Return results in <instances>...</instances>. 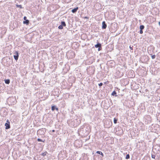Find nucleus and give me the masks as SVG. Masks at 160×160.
Instances as JSON below:
<instances>
[{"label":"nucleus","mask_w":160,"mask_h":160,"mask_svg":"<svg viewBox=\"0 0 160 160\" xmlns=\"http://www.w3.org/2000/svg\"><path fill=\"white\" fill-rule=\"evenodd\" d=\"M13 54H14L13 56L14 58L17 61L18 60L19 57L18 52L17 51H15L13 52Z\"/></svg>","instance_id":"obj_1"},{"label":"nucleus","mask_w":160,"mask_h":160,"mask_svg":"<svg viewBox=\"0 0 160 160\" xmlns=\"http://www.w3.org/2000/svg\"><path fill=\"white\" fill-rule=\"evenodd\" d=\"M102 29H106L107 27V24H106L105 22V21H103L102 22Z\"/></svg>","instance_id":"obj_2"},{"label":"nucleus","mask_w":160,"mask_h":160,"mask_svg":"<svg viewBox=\"0 0 160 160\" xmlns=\"http://www.w3.org/2000/svg\"><path fill=\"white\" fill-rule=\"evenodd\" d=\"M5 125L6 126L5 128L6 129H8L10 128V123H6Z\"/></svg>","instance_id":"obj_3"},{"label":"nucleus","mask_w":160,"mask_h":160,"mask_svg":"<svg viewBox=\"0 0 160 160\" xmlns=\"http://www.w3.org/2000/svg\"><path fill=\"white\" fill-rule=\"evenodd\" d=\"M78 9V8L77 7L75 8H74L73 9H72V13H75L76 12Z\"/></svg>","instance_id":"obj_4"},{"label":"nucleus","mask_w":160,"mask_h":160,"mask_svg":"<svg viewBox=\"0 0 160 160\" xmlns=\"http://www.w3.org/2000/svg\"><path fill=\"white\" fill-rule=\"evenodd\" d=\"M101 44L100 43H98L97 44L95 45V47L96 48H99L101 47Z\"/></svg>","instance_id":"obj_5"},{"label":"nucleus","mask_w":160,"mask_h":160,"mask_svg":"<svg viewBox=\"0 0 160 160\" xmlns=\"http://www.w3.org/2000/svg\"><path fill=\"white\" fill-rule=\"evenodd\" d=\"M55 109L57 110H58V109L56 108L55 106H53L52 107V111H54Z\"/></svg>","instance_id":"obj_6"},{"label":"nucleus","mask_w":160,"mask_h":160,"mask_svg":"<svg viewBox=\"0 0 160 160\" xmlns=\"http://www.w3.org/2000/svg\"><path fill=\"white\" fill-rule=\"evenodd\" d=\"M5 83L7 84H9L10 83V81L9 79H6L5 80Z\"/></svg>","instance_id":"obj_7"},{"label":"nucleus","mask_w":160,"mask_h":160,"mask_svg":"<svg viewBox=\"0 0 160 160\" xmlns=\"http://www.w3.org/2000/svg\"><path fill=\"white\" fill-rule=\"evenodd\" d=\"M112 96H117V93L116 92V91H113L112 93Z\"/></svg>","instance_id":"obj_8"},{"label":"nucleus","mask_w":160,"mask_h":160,"mask_svg":"<svg viewBox=\"0 0 160 160\" xmlns=\"http://www.w3.org/2000/svg\"><path fill=\"white\" fill-rule=\"evenodd\" d=\"M29 22V21L28 20H26L25 21H23V23L24 24H28Z\"/></svg>","instance_id":"obj_9"},{"label":"nucleus","mask_w":160,"mask_h":160,"mask_svg":"<svg viewBox=\"0 0 160 160\" xmlns=\"http://www.w3.org/2000/svg\"><path fill=\"white\" fill-rule=\"evenodd\" d=\"M61 25L62 26H66V23H65V22L64 21H62L61 22Z\"/></svg>","instance_id":"obj_10"},{"label":"nucleus","mask_w":160,"mask_h":160,"mask_svg":"<svg viewBox=\"0 0 160 160\" xmlns=\"http://www.w3.org/2000/svg\"><path fill=\"white\" fill-rule=\"evenodd\" d=\"M96 153L98 154L101 155L102 156H103V153L101 151H98L96 152Z\"/></svg>","instance_id":"obj_11"},{"label":"nucleus","mask_w":160,"mask_h":160,"mask_svg":"<svg viewBox=\"0 0 160 160\" xmlns=\"http://www.w3.org/2000/svg\"><path fill=\"white\" fill-rule=\"evenodd\" d=\"M144 28V26L143 25H141L140 26V29L143 30Z\"/></svg>","instance_id":"obj_12"},{"label":"nucleus","mask_w":160,"mask_h":160,"mask_svg":"<svg viewBox=\"0 0 160 160\" xmlns=\"http://www.w3.org/2000/svg\"><path fill=\"white\" fill-rule=\"evenodd\" d=\"M47 152H44V153H43L42 154V155L43 156H45L47 155Z\"/></svg>","instance_id":"obj_13"},{"label":"nucleus","mask_w":160,"mask_h":160,"mask_svg":"<svg viewBox=\"0 0 160 160\" xmlns=\"http://www.w3.org/2000/svg\"><path fill=\"white\" fill-rule=\"evenodd\" d=\"M58 28L60 29H62L63 28V26L61 25H60L59 26Z\"/></svg>","instance_id":"obj_14"},{"label":"nucleus","mask_w":160,"mask_h":160,"mask_svg":"<svg viewBox=\"0 0 160 160\" xmlns=\"http://www.w3.org/2000/svg\"><path fill=\"white\" fill-rule=\"evenodd\" d=\"M129 158H130V156H129V154H128L127 155L126 157V159H129Z\"/></svg>","instance_id":"obj_15"},{"label":"nucleus","mask_w":160,"mask_h":160,"mask_svg":"<svg viewBox=\"0 0 160 160\" xmlns=\"http://www.w3.org/2000/svg\"><path fill=\"white\" fill-rule=\"evenodd\" d=\"M117 121V119L116 118H114V123H116Z\"/></svg>","instance_id":"obj_16"},{"label":"nucleus","mask_w":160,"mask_h":160,"mask_svg":"<svg viewBox=\"0 0 160 160\" xmlns=\"http://www.w3.org/2000/svg\"><path fill=\"white\" fill-rule=\"evenodd\" d=\"M37 140L38 141V142H43L44 141H43L42 140L40 139V138H38L37 139Z\"/></svg>","instance_id":"obj_17"},{"label":"nucleus","mask_w":160,"mask_h":160,"mask_svg":"<svg viewBox=\"0 0 160 160\" xmlns=\"http://www.w3.org/2000/svg\"><path fill=\"white\" fill-rule=\"evenodd\" d=\"M155 55H153L152 56V59H154L155 58Z\"/></svg>","instance_id":"obj_18"},{"label":"nucleus","mask_w":160,"mask_h":160,"mask_svg":"<svg viewBox=\"0 0 160 160\" xmlns=\"http://www.w3.org/2000/svg\"><path fill=\"white\" fill-rule=\"evenodd\" d=\"M102 85H103V83L102 82H101L99 84H98V85L100 87L102 86Z\"/></svg>","instance_id":"obj_19"},{"label":"nucleus","mask_w":160,"mask_h":160,"mask_svg":"<svg viewBox=\"0 0 160 160\" xmlns=\"http://www.w3.org/2000/svg\"><path fill=\"white\" fill-rule=\"evenodd\" d=\"M140 33L141 34H142L143 33V31L142 30L140 29Z\"/></svg>","instance_id":"obj_20"},{"label":"nucleus","mask_w":160,"mask_h":160,"mask_svg":"<svg viewBox=\"0 0 160 160\" xmlns=\"http://www.w3.org/2000/svg\"><path fill=\"white\" fill-rule=\"evenodd\" d=\"M155 156L154 155H152V157L153 158H155Z\"/></svg>","instance_id":"obj_21"},{"label":"nucleus","mask_w":160,"mask_h":160,"mask_svg":"<svg viewBox=\"0 0 160 160\" xmlns=\"http://www.w3.org/2000/svg\"><path fill=\"white\" fill-rule=\"evenodd\" d=\"M0 88H1V89L0 90V91L1 92V90L3 88V87L0 85Z\"/></svg>","instance_id":"obj_22"},{"label":"nucleus","mask_w":160,"mask_h":160,"mask_svg":"<svg viewBox=\"0 0 160 160\" xmlns=\"http://www.w3.org/2000/svg\"><path fill=\"white\" fill-rule=\"evenodd\" d=\"M27 18V17L25 16H24L23 18V19L24 20H26Z\"/></svg>","instance_id":"obj_23"},{"label":"nucleus","mask_w":160,"mask_h":160,"mask_svg":"<svg viewBox=\"0 0 160 160\" xmlns=\"http://www.w3.org/2000/svg\"><path fill=\"white\" fill-rule=\"evenodd\" d=\"M6 123H10V122H9V121L8 120H7V122Z\"/></svg>","instance_id":"obj_24"},{"label":"nucleus","mask_w":160,"mask_h":160,"mask_svg":"<svg viewBox=\"0 0 160 160\" xmlns=\"http://www.w3.org/2000/svg\"><path fill=\"white\" fill-rule=\"evenodd\" d=\"M130 48L131 49V50H132V48L130 46Z\"/></svg>","instance_id":"obj_25"},{"label":"nucleus","mask_w":160,"mask_h":160,"mask_svg":"<svg viewBox=\"0 0 160 160\" xmlns=\"http://www.w3.org/2000/svg\"><path fill=\"white\" fill-rule=\"evenodd\" d=\"M52 132H55V130H52Z\"/></svg>","instance_id":"obj_26"},{"label":"nucleus","mask_w":160,"mask_h":160,"mask_svg":"<svg viewBox=\"0 0 160 160\" xmlns=\"http://www.w3.org/2000/svg\"><path fill=\"white\" fill-rule=\"evenodd\" d=\"M19 7H20V8H22V6H21V5H19Z\"/></svg>","instance_id":"obj_27"},{"label":"nucleus","mask_w":160,"mask_h":160,"mask_svg":"<svg viewBox=\"0 0 160 160\" xmlns=\"http://www.w3.org/2000/svg\"><path fill=\"white\" fill-rule=\"evenodd\" d=\"M100 48V47H99V48H98V51H99V50H100V48Z\"/></svg>","instance_id":"obj_28"},{"label":"nucleus","mask_w":160,"mask_h":160,"mask_svg":"<svg viewBox=\"0 0 160 160\" xmlns=\"http://www.w3.org/2000/svg\"><path fill=\"white\" fill-rule=\"evenodd\" d=\"M159 24L160 26V21L159 22Z\"/></svg>","instance_id":"obj_29"}]
</instances>
